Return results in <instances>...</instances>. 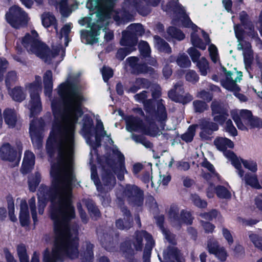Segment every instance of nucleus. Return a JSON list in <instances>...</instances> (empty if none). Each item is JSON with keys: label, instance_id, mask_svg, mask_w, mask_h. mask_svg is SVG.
Returning a JSON list of instances; mask_svg holds the SVG:
<instances>
[{"label": "nucleus", "instance_id": "47", "mask_svg": "<svg viewBox=\"0 0 262 262\" xmlns=\"http://www.w3.org/2000/svg\"><path fill=\"white\" fill-rule=\"evenodd\" d=\"M17 252L20 262H29V256L27 253L26 247L24 245H19L17 248Z\"/></svg>", "mask_w": 262, "mask_h": 262}, {"label": "nucleus", "instance_id": "48", "mask_svg": "<svg viewBox=\"0 0 262 262\" xmlns=\"http://www.w3.org/2000/svg\"><path fill=\"white\" fill-rule=\"evenodd\" d=\"M249 237L254 246L262 251V238L251 232H249Z\"/></svg>", "mask_w": 262, "mask_h": 262}, {"label": "nucleus", "instance_id": "23", "mask_svg": "<svg viewBox=\"0 0 262 262\" xmlns=\"http://www.w3.org/2000/svg\"><path fill=\"white\" fill-rule=\"evenodd\" d=\"M211 109L214 121L222 124L228 116L226 111L223 108L220 103L214 101L212 103Z\"/></svg>", "mask_w": 262, "mask_h": 262}, {"label": "nucleus", "instance_id": "2", "mask_svg": "<svg viewBox=\"0 0 262 262\" xmlns=\"http://www.w3.org/2000/svg\"><path fill=\"white\" fill-rule=\"evenodd\" d=\"M116 0H90L86 4V7L91 11H94L97 18L96 23L92 19L94 14H91V17H85L79 21L81 26L87 25L89 30H82L81 37L82 41L85 43L93 44L98 41L97 36L99 35L100 30L107 26L108 19L113 17L117 22H121V14L113 10L115 2ZM106 27L104 28V29Z\"/></svg>", "mask_w": 262, "mask_h": 262}, {"label": "nucleus", "instance_id": "1", "mask_svg": "<svg viewBox=\"0 0 262 262\" xmlns=\"http://www.w3.org/2000/svg\"><path fill=\"white\" fill-rule=\"evenodd\" d=\"M58 93L63 102L56 99L52 101L54 120L47 143L48 152L51 155V150L56 147L58 156L51 163V189L41 186L38 190V209L39 213L42 214L46 200L50 198L52 203L51 217L54 221V228H71L69 222L75 216L71 199L72 185L75 181L73 164L76 124L82 116L81 134L94 150L100 145L101 138L107 134L101 121L98 120L95 127L92 119L87 115H82L83 97L69 79L59 86Z\"/></svg>", "mask_w": 262, "mask_h": 262}, {"label": "nucleus", "instance_id": "44", "mask_svg": "<svg viewBox=\"0 0 262 262\" xmlns=\"http://www.w3.org/2000/svg\"><path fill=\"white\" fill-rule=\"evenodd\" d=\"M41 177L39 173H35L34 176L30 177L29 179L28 183L30 190L32 191H35L36 187L40 182Z\"/></svg>", "mask_w": 262, "mask_h": 262}, {"label": "nucleus", "instance_id": "43", "mask_svg": "<svg viewBox=\"0 0 262 262\" xmlns=\"http://www.w3.org/2000/svg\"><path fill=\"white\" fill-rule=\"evenodd\" d=\"M167 33L171 38L178 40H183L185 38V35L181 30L173 27H169L168 29Z\"/></svg>", "mask_w": 262, "mask_h": 262}, {"label": "nucleus", "instance_id": "9", "mask_svg": "<svg viewBox=\"0 0 262 262\" xmlns=\"http://www.w3.org/2000/svg\"><path fill=\"white\" fill-rule=\"evenodd\" d=\"M223 71L226 74V78L223 79L221 83L224 88L226 89L232 91L234 95L241 101H246L247 98L245 96L238 93L239 88L236 82L239 81L242 77V73L241 72H237L231 73L227 72L225 68H223Z\"/></svg>", "mask_w": 262, "mask_h": 262}, {"label": "nucleus", "instance_id": "30", "mask_svg": "<svg viewBox=\"0 0 262 262\" xmlns=\"http://www.w3.org/2000/svg\"><path fill=\"white\" fill-rule=\"evenodd\" d=\"M68 0H49L50 4L56 6L61 15L63 16H68L71 13L67 3Z\"/></svg>", "mask_w": 262, "mask_h": 262}, {"label": "nucleus", "instance_id": "55", "mask_svg": "<svg viewBox=\"0 0 262 262\" xmlns=\"http://www.w3.org/2000/svg\"><path fill=\"white\" fill-rule=\"evenodd\" d=\"M17 80L16 73L14 71H11L7 74L6 78V86L9 89L11 84L14 83Z\"/></svg>", "mask_w": 262, "mask_h": 262}, {"label": "nucleus", "instance_id": "7", "mask_svg": "<svg viewBox=\"0 0 262 262\" xmlns=\"http://www.w3.org/2000/svg\"><path fill=\"white\" fill-rule=\"evenodd\" d=\"M126 129L128 132H137L146 135L155 137L160 135V130L156 126L154 122L147 119V123L144 124L142 121L133 116H128L126 118Z\"/></svg>", "mask_w": 262, "mask_h": 262}, {"label": "nucleus", "instance_id": "41", "mask_svg": "<svg viewBox=\"0 0 262 262\" xmlns=\"http://www.w3.org/2000/svg\"><path fill=\"white\" fill-rule=\"evenodd\" d=\"M156 119L161 123L167 118V114L162 100L158 102V110L155 116Z\"/></svg>", "mask_w": 262, "mask_h": 262}, {"label": "nucleus", "instance_id": "49", "mask_svg": "<svg viewBox=\"0 0 262 262\" xmlns=\"http://www.w3.org/2000/svg\"><path fill=\"white\" fill-rule=\"evenodd\" d=\"M177 64L181 67L187 68L191 66V61L187 55L180 54L177 60Z\"/></svg>", "mask_w": 262, "mask_h": 262}, {"label": "nucleus", "instance_id": "26", "mask_svg": "<svg viewBox=\"0 0 262 262\" xmlns=\"http://www.w3.org/2000/svg\"><path fill=\"white\" fill-rule=\"evenodd\" d=\"M214 144L216 148L223 152L224 156L225 153L230 150H227V148H232L234 147L233 142L230 139L224 137H217L214 141Z\"/></svg>", "mask_w": 262, "mask_h": 262}, {"label": "nucleus", "instance_id": "60", "mask_svg": "<svg viewBox=\"0 0 262 262\" xmlns=\"http://www.w3.org/2000/svg\"><path fill=\"white\" fill-rule=\"evenodd\" d=\"M187 53L190 56L192 61L196 62L199 61V59L201 56L200 52L194 47H190L187 50Z\"/></svg>", "mask_w": 262, "mask_h": 262}, {"label": "nucleus", "instance_id": "52", "mask_svg": "<svg viewBox=\"0 0 262 262\" xmlns=\"http://www.w3.org/2000/svg\"><path fill=\"white\" fill-rule=\"evenodd\" d=\"M208 51L212 61L216 63L219 60V56L217 47L213 44L209 46Z\"/></svg>", "mask_w": 262, "mask_h": 262}, {"label": "nucleus", "instance_id": "46", "mask_svg": "<svg viewBox=\"0 0 262 262\" xmlns=\"http://www.w3.org/2000/svg\"><path fill=\"white\" fill-rule=\"evenodd\" d=\"M135 99L138 102H141L144 103L145 109L147 111H149V105L151 104V100L145 101L147 97V92L144 91L141 93L136 94L134 96Z\"/></svg>", "mask_w": 262, "mask_h": 262}, {"label": "nucleus", "instance_id": "29", "mask_svg": "<svg viewBox=\"0 0 262 262\" xmlns=\"http://www.w3.org/2000/svg\"><path fill=\"white\" fill-rule=\"evenodd\" d=\"M5 123L9 127H14L17 120V114L13 109L6 108L3 112Z\"/></svg>", "mask_w": 262, "mask_h": 262}, {"label": "nucleus", "instance_id": "36", "mask_svg": "<svg viewBox=\"0 0 262 262\" xmlns=\"http://www.w3.org/2000/svg\"><path fill=\"white\" fill-rule=\"evenodd\" d=\"M122 212L123 214L126 217H124V221L122 220H118L116 222L117 227L120 229H125L129 228L132 225V222L130 217H129L130 213L126 208L122 209Z\"/></svg>", "mask_w": 262, "mask_h": 262}, {"label": "nucleus", "instance_id": "42", "mask_svg": "<svg viewBox=\"0 0 262 262\" xmlns=\"http://www.w3.org/2000/svg\"><path fill=\"white\" fill-rule=\"evenodd\" d=\"M102 181L104 184V189L107 190L112 189L116 184V179L114 176L109 174L103 176Z\"/></svg>", "mask_w": 262, "mask_h": 262}, {"label": "nucleus", "instance_id": "17", "mask_svg": "<svg viewBox=\"0 0 262 262\" xmlns=\"http://www.w3.org/2000/svg\"><path fill=\"white\" fill-rule=\"evenodd\" d=\"M182 82H178L174 88L168 92L169 97L173 101L182 103H187L192 99V97L189 94H185L184 95Z\"/></svg>", "mask_w": 262, "mask_h": 262}, {"label": "nucleus", "instance_id": "38", "mask_svg": "<svg viewBox=\"0 0 262 262\" xmlns=\"http://www.w3.org/2000/svg\"><path fill=\"white\" fill-rule=\"evenodd\" d=\"M126 42L127 43V46L123 48L120 49L117 53V57L120 60H123L126 56L129 54L131 52L136 50V45H133L130 41L126 39Z\"/></svg>", "mask_w": 262, "mask_h": 262}, {"label": "nucleus", "instance_id": "14", "mask_svg": "<svg viewBox=\"0 0 262 262\" xmlns=\"http://www.w3.org/2000/svg\"><path fill=\"white\" fill-rule=\"evenodd\" d=\"M144 33L142 26L140 24H132L128 27L126 31L122 33V37L120 41L121 45H127L126 39L128 40L133 45L137 43V35H141Z\"/></svg>", "mask_w": 262, "mask_h": 262}, {"label": "nucleus", "instance_id": "10", "mask_svg": "<svg viewBox=\"0 0 262 262\" xmlns=\"http://www.w3.org/2000/svg\"><path fill=\"white\" fill-rule=\"evenodd\" d=\"M226 158L231 160L232 164L236 169V172L239 177L243 176L244 170L242 169V164L244 167L252 173H255L257 170V163L252 160H244L236 157L232 151H228L225 153Z\"/></svg>", "mask_w": 262, "mask_h": 262}, {"label": "nucleus", "instance_id": "50", "mask_svg": "<svg viewBox=\"0 0 262 262\" xmlns=\"http://www.w3.org/2000/svg\"><path fill=\"white\" fill-rule=\"evenodd\" d=\"M195 131V126H190L187 132L182 136V139L183 140L189 142H191L194 136Z\"/></svg>", "mask_w": 262, "mask_h": 262}, {"label": "nucleus", "instance_id": "33", "mask_svg": "<svg viewBox=\"0 0 262 262\" xmlns=\"http://www.w3.org/2000/svg\"><path fill=\"white\" fill-rule=\"evenodd\" d=\"M201 166L206 170L209 171L207 173H202V176L206 180H209L211 177L214 181L220 180L219 175L215 172L214 168L209 162L205 160L201 163Z\"/></svg>", "mask_w": 262, "mask_h": 262}, {"label": "nucleus", "instance_id": "40", "mask_svg": "<svg viewBox=\"0 0 262 262\" xmlns=\"http://www.w3.org/2000/svg\"><path fill=\"white\" fill-rule=\"evenodd\" d=\"M9 94L14 100L18 102L24 100L26 96V93L20 87L15 88L9 92Z\"/></svg>", "mask_w": 262, "mask_h": 262}, {"label": "nucleus", "instance_id": "61", "mask_svg": "<svg viewBox=\"0 0 262 262\" xmlns=\"http://www.w3.org/2000/svg\"><path fill=\"white\" fill-rule=\"evenodd\" d=\"M193 103L196 112L202 113L208 108V106L205 102L200 100H195Z\"/></svg>", "mask_w": 262, "mask_h": 262}, {"label": "nucleus", "instance_id": "64", "mask_svg": "<svg viewBox=\"0 0 262 262\" xmlns=\"http://www.w3.org/2000/svg\"><path fill=\"white\" fill-rule=\"evenodd\" d=\"M101 73L103 76V80L105 82L108 81V80L113 76V72L111 69L104 67L101 70Z\"/></svg>", "mask_w": 262, "mask_h": 262}, {"label": "nucleus", "instance_id": "11", "mask_svg": "<svg viewBox=\"0 0 262 262\" xmlns=\"http://www.w3.org/2000/svg\"><path fill=\"white\" fill-rule=\"evenodd\" d=\"M7 22L13 28H19L28 21L27 14L16 6L11 7L6 14Z\"/></svg>", "mask_w": 262, "mask_h": 262}, {"label": "nucleus", "instance_id": "53", "mask_svg": "<svg viewBox=\"0 0 262 262\" xmlns=\"http://www.w3.org/2000/svg\"><path fill=\"white\" fill-rule=\"evenodd\" d=\"M8 209L10 220L13 222H16L17 221V217L14 214V203L12 199L8 200Z\"/></svg>", "mask_w": 262, "mask_h": 262}, {"label": "nucleus", "instance_id": "31", "mask_svg": "<svg viewBox=\"0 0 262 262\" xmlns=\"http://www.w3.org/2000/svg\"><path fill=\"white\" fill-rule=\"evenodd\" d=\"M43 82L45 94L46 96L50 97L53 89V74L51 70H47L43 74Z\"/></svg>", "mask_w": 262, "mask_h": 262}, {"label": "nucleus", "instance_id": "8", "mask_svg": "<svg viewBox=\"0 0 262 262\" xmlns=\"http://www.w3.org/2000/svg\"><path fill=\"white\" fill-rule=\"evenodd\" d=\"M234 30L235 36L239 42L237 49L239 50H243L245 68L248 71L253 61V54L251 50V45L250 43L243 40L245 31L241 25H235L234 26Z\"/></svg>", "mask_w": 262, "mask_h": 262}, {"label": "nucleus", "instance_id": "20", "mask_svg": "<svg viewBox=\"0 0 262 262\" xmlns=\"http://www.w3.org/2000/svg\"><path fill=\"white\" fill-rule=\"evenodd\" d=\"M208 252L214 254L216 257L222 261L226 260L228 254L225 249L223 247H220L217 241L215 239H210L207 244Z\"/></svg>", "mask_w": 262, "mask_h": 262}, {"label": "nucleus", "instance_id": "56", "mask_svg": "<svg viewBox=\"0 0 262 262\" xmlns=\"http://www.w3.org/2000/svg\"><path fill=\"white\" fill-rule=\"evenodd\" d=\"M139 49L143 56H147L150 53L149 45L146 41H141L139 44Z\"/></svg>", "mask_w": 262, "mask_h": 262}, {"label": "nucleus", "instance_id": "28", "mask_svg": "<svg viewBox=\"0 0 262 262\" xmlns=\"http://www.w3.org/2000/svg\"><path fill=\"white\" fill-rule=\"evenodd\" d=\"M164 257L166 262H174L173 260H176L177 262L184 261V259L181 256L180 252L174 247L168 249L167 251H164Z\"/></svg>", "mask_w": 262, "mask_h": 262}, {"label": "nucleus", "instance_id": "6", "mask_svg": "<svg viewBox=\"0 0 262 262\" xmlns=\"http://www.w3.org/2000/svg\"><path fill=\"white\" fill-rule=\"evenodd\" d=\"M231 116L239 129L246 130L248 128L262 127V120L253 117L251 112L249 110L232 111Z\"/></svg>", "mask_w": 262, "mask_h": 262}, {"label": "nucleus", "instance_id": "27", "mask_svg": "<svg viewBox=\"0 0 262 262\" xmlns=\"http://www.w3.org/2000/svg\"><path fill=\"white\" fill-rule=\"evenodd\" d=\"M16 156V151L8 143L4 144L0 148V157L3 160L13 161Z\"/></svg>", "mask_w": 262, "mask_h": 262}, {"label": "nucleus", "instance_id": "34", "mask_svg": "<svg viewBox=\"0 0 262 262\" xmlns=\"http://www.w3.org/2000/svg\"><path fill=\"white\" fill-rule=\"evenodd\" d=\"M93 245L86 242L83 245L80 256L82 262H92L93 258Z\"/></svg>", "mask_w": 262, "mask_h": 262}, {"label": "nucleus", "instance_id": "25", "mask_svg": "<svg viewBox=\"0 0 262 262\" xmlns=\"http://www.w3.org/2000/svg\"><path fill=\"white\" fill-rule=\"evenodd\" d=\"M19 219L22 226H27L30 223V217L28 204L24 200L20 201Z\"/></svg>", "mask_w": 262, "mask_h": 262}, {"label": "nucleus", "instance_id": "62", "mask_svg": "<svg viewBox=\"0 0 262 262\" xmlns=\"http://www.w3.org/2000/svg\"><path fill=\"white\" fill-rule=\"evenodd\" d=\"M191 200L193 204L198 207L205 208L207 206L206 202L201 200L200 198L196 194L191 195Z\"/></svg>", "mask_w": 262, "mask_h": 262}, {"label": "nucleus", "instance_id": "39", "mask_svg": "<svg viewBox=\"0 0 262 262\" xmlns=\"http://www.w3.org/2000/svg\"><path fill=\"white\" fill-rule=\"evenodd\" d=\"M156 47L160 51L170 53L171 49L169 45L163 39L158 36H154Z\"/></svg>", "mask_w": 262, "mask_h": 262}, {"label": "nucleus", "instance_id": "22", "mask_svg": "<svg viewBox=\"0 0 262 262\" xmlns=\"http://www.w3.org/2000/svg\"><path fill=\"white\" fill-rule=\"evenodd\" d=\"M128 65L132 69V72L137 74L150 73L152 69L147 67L145 64L138 62V59L136 57H130L126 60Z\"/></svg>", "mask_w": 262, "mask_h": 262}, {"label": "nucleus", "instance_id": "51", "mask_svg": "<svg viewBox=\"0 0 262 262\" xmlns=\"http://www.w3.org/2000/svg\"><path fill=\"white\" fill-rule=\"evenodd\" d=\"M216 193L218 197L223 199H229L231 198V192L223 186H218L215 189Z\"/></svg>", "mask_w": 262, "mask_h": 262}, {"label": "nucleus", "instance_id": "3", "mask_svg": "<svg viewBox=\"0 0 262 262\" xmlns=\"http://www.w3.org/2000/svg\"><path fill=\"white\" fill-rule=\"evenodd\" d=\"M72 24H66L61 29L60 34H57L59 41L57 45L53 43L52 50L48 51L46 46L39 39L37 32L32 29L26 34L21 39V44L30 53L34 54L42 58L46 62L58 64L61 61L65 55V49L61 43L63 38L64 46L67 47L69 42L68 35L70 33Z\"/></svg>", "mask_w": 262, "mask_h": 262}, {"label": "nucleus", "instance_id": "59", "mask_svg": "<svg viewBox=\"0 0 262 262\" xmlns=\"http://www.w3.org/2000/svg\"><path fill=\"white\" fill-rule=\"evenodd\" d=\"M159 226L161 229V231L164 235V236L165 238L172 244H175L176 241H175V236L171 234L169 231L166 230L165 229L162 225H161L160 223L159 224Z\"/></svg>", "mask_w": 262, "mask_h": 262}, {"label": "nucleus", "instance_id": "45", "mask_svg": "<svg viewBox=\"0 0 262 262\" xmlns=\"http://www.w3.org/2000/svg\"><path fill=\"white\" fill-rule=\"evenodd\" d=\"M196 62V66L200 70L201 74L203 76L206 75L209 70L208 61L204 57H202Z\"/></svg>", "mask_w": 262, "mask_h": 262}, {"label": "nucleus", "instance_id": "12", "mask_svg": "<svg viewBox=\"0 0 262 262\" xmlns=\"http://www.w3.org/2000/svg\"><path fill=\"white\" fill-rule=\"evenodd\" d=\"M142 237H144L147 242L143 254L144 262H150V252L155 245V242L150 234L145 231L137 232L136 240L134 242V246L137 251L142 249Z\"/></svg>", "mask_w": 262, "mask_h": 262}, {"label": "nucleus", "instance_id": "5", "mask_svg": "<svg viewBox=\"0 0 262 262\" xmlns=\"http://www.w3.org/2000/svg\"><path fill=\"white\" fill-rule=\"evenodd\" d=\"M26 89L30 93V100L27 106L30 111V117H33L39 114L42 110L39 94L42 90L41 77L36 76L34 81L26 85Z\"/></svg>", "mask_w": 262, "mask_h": 262}, {"label": "nucleus", "instance_id": "19", "mask_svg": "<svg viewBox=\"0 0 262 262\" xmlns=\"http://www.w3.org/2000/svg\"><path fill=\"white\" fill-rule=\"evenodd\" d=\"M239 19L242 25L244 26L245 29L246 30L248 35L254 39L257 42V44H259L261 46L262 44L260 39L258 37L257 33L254 31V26L252 23L249 20V16L247 13L245 11H242L239 14ZM261 48V47H260Z\"/></svg>", "mask_w": 262, "mask_h": 262}, {"label": "nucleus", "instance_id": "37", "mask_svg": "<svg viewBox=\"0 0 262 262\" xmlns=\"http://www.w3.org/2000/svg\"><path fill=\"white\" fill-rule=\"evenodd\" d=\"M41 21L42 25L48 28L51 26H54L56 31H57V26L56 25V20L55 16L50 13H43L41 16Z\"/></svg>", "mask_w": 262, "mask_h": 262}, {"label": "nucleus", "instance_id": "18", "mask_svg": "<svg viewBox=\"0 0 262 262\" xmlns=\"http://www.w3.org/2000/svg\"><path fill=\"white\" fill-rule=\"evenodd\" d=\"M41 127L39 120H33L30 123V134L32 141L34 146L38 148L41 146L42 138Z\"/></svg>", "mask_w": 262, "mask_h": 262}, {"label": "nucleus", "instance_id": "4", "mask_svg": "<svg viewBox=\"0 0 262 262\" xmlns=\"http://www.w3.org/2000/svg\"><path fill=\"white\" fill-rule=\"evenodd\" d=\"M162 9L165 11L173 12L174 16L172 19L173 25L191 28L193 31L191 34V43L201 50H205L206 45L210 42L208 35L201 30L191 21L185 13L184 8L177 1L170 2L165 6L162 5Z\"/></svg>", "mask_w": 262, "mask_h": 262}, {"label": "nucleus", "instance_id": "24", "mask_svg": "<svg viewBox=\"0 0 262 262\" xmlns=\"http://www.w3.org/2000/svg\"><path fill=\"white\" fill-rule=\"evenodd\" d=\"M34 164L35 156L34 154L30 151H26L21 168V172L24 174L28 173L32 169Z\"/></svg>", "mask_w": 262, "mask_h": 262}, {"label": "nucleus", "instance_id": "21", "mask_svg": "<svg viewBox=\"0 0 262 262\" xmlns=\"http://www.w3.org/2000/svg\"><path fill=\"white\" fill-rule=\"evenodd\" d=\"M201 132L200 137L203 139H208L213 132L219 129L218 125L208 119H203L200 124Z\"/></svg>", "mask_w": 262, "mask_h": 262}, {"label": "nucleus", "instance_id": "35", "mask_svg": "<svg viewBox=\"0 0 262 262\" xmlns=\"http://www.w3.org/2000/svg\"><path fill=\"white\" fill-rule=\"evenodd\" d=\"M149 81L144 78H138L129 88H127V92L135 93L138 90L142 88H147L149 86Z\"/></svg>", "mask_w": 262, "mask_h": 262}, {"label": "nucleus", "instance_id": "63", "mask_svg": "<svg viewBox=\"0 0 262 262\" xmlns=\"http://www.w3.org/2000/svg\"><path fill=\"white\" fill-rule=\"evenodd\" d=\"M87 208L92 217L97 219L100 215V212L98 208L92 203L87 204Z\"/></svg>", "mask_w": 262, "mask_h": 262}, {"label": "nucleus", "instance_id": "15", "mask_svg": "<svg viewBox=\"0 0 262 262\" xmlns=\"http://www.w3.org/2000/svg\"><path fill=\"white\" fill-rule=\"evenodd\" d=\"M169 218L173 226H179L182 223L191 224L193 219L190 212L182 211L180 216L179 215V209L177 206H172L169 210Z\"/></svg>", "mask_w": 262, "mask_h": 262}, {"label": "nucleus", "instance_id": "16", "mask_svg": "<svg viewBox=\"0 0 262 262\" xmlns=\"http://www.w3.org/2000/svg\"><path fill=\"white\" fill-rule=\"evenodd\" d=\"M124 195L128 202L134 205L140 206L143 202V192L136 186L127 185Z\"/></svg>", "mask_w": 262, "mask_h": 262}, {"label": "nucleus", "instance_id": "13", "mask_svg": "<svg viewBox=\"0 0 262 262\" xmlns=\"http://www.w3.org/2000/svg\"><path fill=\"white\" fill-rule=\"evenodd\" d=\"M113 159H107L106 162L117 175L118 178L122 180L124 178V173L126 172L124 166V157L117 149H114L113 151Z\"/></svg>", "mask_w": 262, "mask_h": 262}, {"label": "nucleus", "instance_id": "32", "mask_svg": "<svg viewBox=\"0 0 262 262\" xmlns=\"http://www.w3.org/2000/svg\"><path fill=\"white\" fill-rule=\"evenodd\" d=\"M240 178L245 182L246 185L256 189L261 188L257 176L255 173L247 172L245 174L243 173V176Z\"/></svg>", "mask_w": 262, "mask_h": 262}, {"label": "nucleus", "instance_id": "57", "mask_svg": "<svg viewBox=\"0 0 262 262\" xmlns=\"http://www.w3.org/2000/svg\"><path fill=\"white\" fill-rule=\"evenodd\" d=\"M224 128L226 132L229 133L231 135L235 136L237 135V130L234 126L231 120L228 119L226 121Z\"/></svg>", "mask_w": 262, "mask_h": 262}, {"label": "nucleus", "instance_id": "54", "mask_svg": "<svg viewBox=\"0 0 262 262\" xmlns=\"http://www.w3.org/2000/svg\"><path fill=\"white\" fill-rule=\"evenodd\" d=\"M120 250L125 257H128L129 255H132L133 253V250L129 242L123 243L121 246Z\"/></svg>", "mask_w": 262, "mask_h": 262}, {"label": "nucleus", "instance_id": "58", "mask_svg": "<svg viewBox=\"0 0 262 262\" xmlns=\"http://www.w3.org/2000/svg\"><path fill=\"white\" fill-rule=\"evenodd\" d=\"M29 205L31 210L33 220L34 223H35L37 222V218L35 204V198L34 197H32L29 200Z\"/></svg>", "mask_w": 262, "mask_h": 262}]
</instances>
